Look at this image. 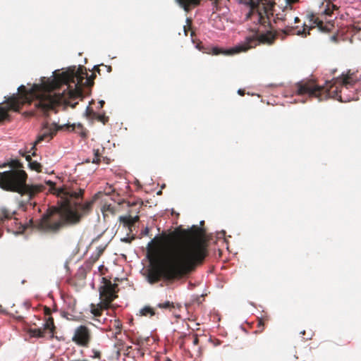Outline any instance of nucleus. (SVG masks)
<instances>
[{
    "mask_svg": "<svg viewBox=\"0 0 361 361\" xmlns=\"http://www.w3.org/2000/svg\"><path fill=\"white\" fill-rule=\"evenodd\" d=\"M204 231L197 226L162 233L147 244L151 267L147 280L153 284L161 279H180L202 263L207 255Z\"/></svg>",
    "mask_w": 361,
    "mask_h": 361,
    "instance_id": "f257e3e1",
    "label": "nucleus"
},
{
    "mask_svg": "<svg viewBox=\"0 0 361 361\" xmlns=\"http://www.w3.org/2000/svg\"><path fill=\"white\" fill-rule=\"evenodd\" d=\"M93 84L83 66H73L61 73L54 72L52 78H43L40 84H34L30 90L21 85L18 89L19 96L8 98L7 106L0 108V123L9 119L8 111H18L24 104L34 101L35 106L46 116L50 111L56 112L60 104H71L74 107L78 104L75 100L83 97L82 87Z\"/></svg>",
    "mask_w": 361,
    "mask_h": 361,
    "instance_id": "f03ea898",
    "label": "nucleus"
},
{
    "mask_svg": "<svg viewBox=\"0 0 361 361\" xmlns=\"http://www.w3.org/2000/svg\"><path fill=\"white\" fill-rule=\"evenodd\" d=\"M45 183L49 186V192L61 199V205L49 207L43 214L39 222L42 231L57 233L66 226L78 224L82 217L92 210L94 200L81 203L85 190L76 181L66 183L59 188L51 180Z\"/></svg>",
    "mask_w": 361,
    "mask_h": 361,
    "instance_id": "7ed1b4c3",
    "label": "nucleus"
},
{
    "mask_svg": "<svg viewBox=\"0 0 361 361\" xmlns=\"http://www.w3.org/2000/svg\"><path fill=\"white\" fill-rule=\"evenodd\" d=\"M361 80V75L357 77L356 73L348 70L346 73L333 80L334 82H327L325 86H320L313 80H302L294 85V92L297 95L307 96L310 99H317L323 101L333 98L341 102L357 100L355 94H348L346 92Z\"/></svg>",
    "mask_w": 361,
    "mask_h": 361,
    "instance_id": "20e7f679",
    "label": "nucleus"
},
{
    "mask_svg": "<svg viewBox=\"0 0 361 361\" xmlns=\"http://www.w3.org/2000/svg\"><path fill=\"white\" fill-rule=\"evenodd\" d=\"M251 8L258 13L259 20H263L262 23H265L266 17L269 22L272 20L274 23L283 24L285 27L283 31L286 35H298L303 37L310 35L311 28H308L306 25H303L302 30L291 26L292 23L289 20L293 18L292 5L286 4L285 6H279L276 8L274 0H251Z\"/></svg>",
    "mask_w": 361,
    "mask_h": 361,
    "instance_id": "39448f33",
    "label": "nucleus"
},
{
    "mask_svg": "<svg viewBox=\"0 0 361 361\" xmlns=\"http://www.w3.org/2000/svg\"><path fill=\"white\" fill-rule=\"evenodd\" d=\"M27 174L24 170H9L0 172V188L4 190L20 194L27 197L30 204L37 195L44 192L46 186L43 184H27Z\"/></svg>",
    "mask_w": 361,
    "mask_h": 361,
    "instance_id": "423d86ee",
    "label": "nucleus"
},
{
    "mask_svg": "<svg viewBox=\"0 0 361 361\" xmlns=\"http://www.w3.org/2000/svg\"><path fill=\"white\" fill-rule=\"evenodd\" d=\"M275 39L274 35L271 32H268L255 37H247L245 42L235 46L233 48L224 49L219 47H212L211 53L213 55H233L242 51H246L252 48L255 47L259 44H271Z\"/></svg>",
    "mask_w": 361,
    "mask_h": 361,
    "instance_id": "0eeeda50",
    "label": "nucleus"
},
{
    "mask_svg": "<svg viewBox=\"0 0 361 361\" xmlns=\"http://www.w3.org/2000/svg\"><path fill=\"white\" fill-rule=\"evenodd\" d=\"M103 285L99 288V296L102 301L110 306V304L118 297V284L113 283L110 280L103 277Z\"/></svg>",
    "mask_w": 361,
    "mask_h": 361,
    "instance_id": "6e6552de",
    "label": "nucleus"
},
{
    "mask_svg": "<svg viewBox=\"0 0 361 361\" xmlns=\"http://www.w3.org/2000/svg\"><path fill=\"white\" fill-rule=\"evenodd\" d=\"M92 338L91 330L85 325H80L75 328L72 341L79 346L87 348Z\"/></svg>",
    "mask_w": 361,
    "mask_h": 361,
    "instance_id": "1a4fd4ad",
    "label": "nucleus"
},
{
    "mask_svg": "<svg viewBox=\"0 0 361 361\" xmlns=\"http://www.w3.org/2000/svg\"><path fill=\"white\" fill-rule=\"evenodd\" d=\"M142 204V203L140 204L139 207L135 210L130 209L128 212V215L121 216L118 219L119 221L122 223L124 226L128 227L130 231H132V227L134 224L140 220V217L137 214L140 212V208Z\"/></svg>",
    "mask_w": 361,
    "mask_h": 361,
    "instance_id": "9d476101",
    "label": "nucleus"
},
{
    "mask_svg": "<svg viewBox=\"0 0 361 361\" xmlns=\"http://www.w3.org/2000/svg\"><path fill=\"white\" fill-rule=\"evenodd\" d=\"M333 13L334 12L332 11V10L326 4V8L319 13V16H317L314 13H310L308 15V18L311 22L317 25V26H318L321 30H327L328 28L324 25L323 17H324V20H326V17L331 16Z\"/></svg>",
    "mask_w": 361,
    "mask_h": 361,
    "instance_id": "9b49d317",
    "label": "nucleus"
},
{
    "mask_svg": "<svg viewBox=\"0 0 361 361\" xmlns=\"http://www.w3.org/2000/svg\"><path fill=\"white\" fill-rule=\"evenodd\" d=\"M57 130L56 128H48L47 126H44L40 134L38 135L36 141L35 142L34 146L32 147V150H33L32 155H35V145L40 143L42 141L47 140L49 141L53 138V137L56 135Z\"/></svg>",
    "mask_w": 361,
    "mask_h": 361,
    "instance_id": "f8f14e48",
    "label": "nucleus"
},
{
    "mask_svg": "<svg viewBox=\"0 0 361 361\" xmlns=\"http://www.w3.org/2000/svg\"><path fill=\"white\" fill-rule=\"evenodd\" d=\"M177 2L181 6L185 11H189L191 7H195L199 5L200 0H176ZM212 4L216 10L219 9V3L220 0H210Z\"/></svg>",
    "mask_w": 361,
    "mask_h": 361,
    "instance_id": "ddd939ff",
    "label": "nucleus"
},
{
    "mask_svg": "<svg viewBox=\"0 0 361 361\" xmlns=\"http://www.w3.org/2000/svg\"><path fill=\"white\" fill-rule=\"evenodd\" d=\"M110 306L106 304L104 301L98 303L97 305L94 304L90 305V312L94 317H100L104 310H108Z\"/></svg>",
    "mask_w": 361,
    "mask_h": 361,
    "instance_id": "4468645a",
    "label": "nucleus"
},
{
    "mask_svg": "<svg viewBox=\"0 0 361 361\" xmlns=\"http://www.w3.org/2000/svg\"><path fill=\"white\" fill-rule=\"evenodd\" d=\"M23 156L25 157V159L28 162V167L30 170L35 171L37 173L42 172V165L40 163L32 160L29 154H23Z\"/></svg>",
    "mask_w": 361,
    "mask_h": 361,
    "instance_id": "2eb2a0df",
    "label": "nucleus"
},
{
    "mask_svg": "<svg viewBox=\"0 0 361 361\" xmlns=\"http://www.w3.org/2000/svg\"><path fill=\"white\" fill-rule=\"evenodd\" d=\"M8 166L11 168V170H23V164L19 160L17 159H13L11 160L10 162L0 164V168H5Z\"/></svg>",
    "mask_w": 361,
    "mask_h": 361,
    "instance_id": "dca6fc26",
    "label": "nucleus"
},
{
    "mask_svg": "<svg viewBox=\"0 0 361 361\" xmlns=\"http://www.w3.org/2000/svg\"><path fill=\"white\" fill-rule=\"evenodd\" d=\"M16 214L15 211H10L6 208L0 209V222L5 219H10Z\"/></svg>",
    "mask_w": 361,
    "mask_h": 361,
    "instance_id": "f3484780",
    "label": "nucleus"
},
{
    "mask_svg": "<svg viewBox=\"0 0 361 361\" xmlns=\"http://www.w3.org/2000/svg\"><path fill=\"white\" fill-rule=\"evenodd\" d=\"M29 332L32 337L42 338L45 336V329L44 328L30 329Z\"/></svg>",
    "mask_w": 361,
    "mask_h": 361,
    "instance_id": "a211bd4d",
    "label": "nucleus"
},
{
    "mask_svg": "<svg viewBox=\"0 0 361 361\" xmlns=\"http://www.w3.org/2000/svg\"><path fill=\"white\" fill-rule=\"evenodd\" d=\"M268 321L269 318L267 317L257 318V330L256 331V332H262L264 329L265 323L267 322Z\"/></svg>",
    "mask_w": 361,
    "mask_h": 361,
    "instance_id": "6ab92c4d",
    "label": "nucleus"
},
{
    "mask_svg": "<svg viewBox=\"0 0 361 361\" xmlns=\"http://www.w3.org/2000/svg\"><path fill=\"white\" fill-rule=\"evenodd\" d=\"M44 329L46 330H49L51 333H54L55 329V326L54 323V319L51 317H49L47 320L44 324Z\"/></svg>",
    "mask_w": 361,
    "mask_h": 361,
    "instance_id": "aec40b11",
    "label": "nucleus"
},
{
    "mask_svg": "<svg viewBox=\"0 0 361 361\" xmlns=\"http://www.w3.org/2000/svg\"><path fill=\"white\" fill-rule=\"evenodd\" d=\"M140 314L142 316H149L151 317L155 314V312L152 307L149 306H145L140 310Z\"/></svg>",
    "mask_w": 361,
    "mask_h": 361,
    "instance_id": "412c9836",
    "label": "nucleus"
},
{
    "mask_svg": "<svg viewBox=\"0 0 361 361\" xmlns=\"http://www.w3.org/2000/svg\"><path fill=\"white\" fill-rule=\"evenodd\" d=\"M157 307L161 309H169L171 310L172 308H174V304L172 302L170 301H166L164 302L159 303L157 305Z\"/></svg>",
    "mask_w": 361,
    "mask_h": 361,
    "instance_id": "4be33fe9",
    "label": "nucleus"
},
{
    "mask_svg": "<svg viewBox=\"0 0 361 361\" xmlns=\"http://www.w3.org/2000/svg\"><path fill=\"white\" fill-rule=\"evenodd\" d=\"M94 118L98 120L99 121L102 122L103 124H106V123L108 121L109 118L106 116L104 114H96Z\"/></svg>",
    "mask_w": 361,
    "mask_h": 361,
    "instance_id": "5701e85b",
    "label": "nucleus"
},
{
    "mask_svg": "<svg viewBox=\"0 0 361 361\" xmlns=\"http://www.w3.org/2000/svg\"><path fill=\"white\" fill-rule=\"evenodd\" d=\"M104 248H102V247H98L97 249V254L95 255V256H92L90 259H92V262H95L96 261H97L99 259V258L100 257V256L102 255L103 252H104Z\"/></svg>",
    "mask_w": 361,
    "mask_h": 361,
    "instance_id": "b1692460",
    "label": "nucleus"
},
{
    "mask_svg": "<svg viewBox=\"0 0 361 361\" xmlns=\"http://www.w3.org/2000/svg\"><path fill=\"white\" fill-rule=\"evenodd\" d=\"M104 212H109L112 214H114L116 212L115 207L111 204H105L104 206Z\"/></svg>",
    "mask_w": 361,
    "mask_h": 361,
    "instance_id": "393cba45",
    "label": "nucleus"
},
{
    "mask_svg": "<svg viewBox=\"0 0 361 361\" xmlns=\"http://www.w3.org/2000/svg\"><path fill=\"white\" fill-rule=\"evenodd\" d=\"M94 157L92 160V163L99 164L100 162V154L99 149H94Z\"/></svg>",
    "mask_w": 361,
    "mask_h": 361,
    "instance_id": "a878e982",
    "label": "nucleus"
},
{
    "mask_svg": "<svg viewBox=\"0 0 361 361\" xmlns=\"http://www.w3.org/2000/svg\"><path fill=\"white\" fill-rule=\"evenodd\" d=\"M114 326L116 328V332H115V337L117 336L118 334H120L121 332V324L120 323L119 321H115V324H114Z\"/></svg>",
    "mask_w": 361,
    "mask_h": 361,
    "instance_id": "bb28decb",
    "label": "nucleus"
},
{
    "mask_svg": "<svg viewBox=\"0 0 361 361\" xmlns=\"http://www.w3.org/2000/svg\"><path fill=\"white\" fill-rule=\"evenodd\" d=\"M92 355H91V357L92 358H97V359L101 358V352L99 350H97L96 349H92Z\"/></svg>",
    "mask_w": 361,
    "mask_h": 361,
    "instance_id": "cd10ccee",
    "label": "nucleus"
},
{
    "mask_svg": "<svg viewBox=\"0 0 361 361\" xmlns=\"http://www.w3.org/2000/svg\"><path fill=\"white\" fill-rule=\"evenodd\" d=\"M86 114L88 117L94 118L96 113L91 108L87 107L86 109Z\"/></svg>",
    "mask_w": 361,
    "mask_h": 361,
    "instance_id": "c85d7f7f",
    "label": "nucleus"
},
{
    "mask_svg": "<svg viewBox=\"0 0 361 361\" xmlns=\"http://www.w3.org/2000/svg\"><path fill=\"white\" fill-rule=\"evenodd\" d=\"M134 239H135L134 236L126 237V238H121V241L124 242V243H130L132 242V240Z\"/></svg>",
    "mask_w": 361,
    "mask_h": 361,
    "instance_id": "c756f323",
    "label": "nucleus"
},
{
    "mask_svg": "<svg viewBox=\"0 0 361 361\" xmlns=\"http://www.w3.org/2000/svg\"><path fill=\"white\" fill-rule=\"evenodd\" d=\"M44 313L47 316H50L51 314V309L49 307L45 306L44 307Z\"/></svg>",
    "mask_w": 361,
    "mask_h": 361,
    "instance_id": "7c9ffc66",
    "label": "nucleus"
},
{
    "mask_svg": "<svg viewBox=\"0 0 361 361\" xmlns=\"http://www.w3.org/2000/svg\"><path fill=\"white\" fill-rule=\"evenodd\" d=\"M327 5L329 6V7L332 10V11L334 12V11L335 10H337L338 9V6L334 5V4H332L331 2H328L327 3Z\"/></svg>",
    "mask_w": 361,
    "mask_h": 361,
    "instance_id": "2f4dec72",
    "label": "nucleus"
},
{
    "mask_svg": "<svg viewBox=\"0 0 361 361\" xmlns=\"http://www.w3.org/2000/svg\"><path fill=\"white\" fill-rule=\"evenodd\" d=\"M187 21H188V23H190V20L189 19H187ZM190 27V24H188V25L184 26V32H185V35H188V30H189Z\"/></svg>",
    "mask_w": 361,
    "mask_h": 361,
    "instance_id": "473e14b6",
    "label": "nucleus"
},
{
    "mask_svg": "<svg viewBox=\"0 0 361 361\" xmlns=\"http://www.w3.org/2000/svg\"><path fill=\"white\" fill-rule=\"evenodd\" d=\"M149 233V229L148 227H146L144 230L141 231L142 235H148Z\"/></svg>",
    "mask_w": 361,
    "mask_h": 361,
    "instance_id": "72a5a7b5",
    "label": "nucleus"
},
{
    "mask_svg": "<svg viewBox=\"0 0 361 361\" xmlns=\"http://www.w3.org/2000/svg\"><path fill=\"white\" fill-rule=\"evenodd\" d=\"M299 0H286V4L288 5H292L293 4H295L298 2Z\"/></svg>",
    "mask_w": 361,
    "mask_h": 361,
    "instance_id": "f704fd0d",
    "label": "nucleus"
},
{
    "mask_svg": "<svg viewBox=\"0 0 361 361\" xmlns=\"http://www.w3.org/2000/svg\"><path fill=\"white\" fill-rule=\"evenodd\" d=\"M292 19L294 20V23H299L300 21V18L298 17H294L293 16Z\"/></svg>",
    "mask_w": 361,
    "mask_h": 361,
    "instance_id": "c9c22d12",
    "label": "nucleus"
},
{
    "mask_svg": "<svg viewBox=\"0 0 361 361\" xmlns=\"http://www.w3.org/2000/svg\"><path fill=\"white\" fill-rule=\"evenodd\" d=\"M198 342H199V339H198V338H197V336H195L194 340H193V343H194L195 345H197V344H198Z\"/></svg>",
    "mask_w": 361,
    "mask_h": 361,
    "instance_id": "e433bc0d",
    "label": "nucleus"
},
{
    "mask_svg": "<svg viewBox=\"0 0 361 361\" xmlns=\"http://www.w3.org/2000/svg\"><path fill=\"white\" fill-rule=\"evenodd\" d=\"M238 93L240 95L243 96L245 94V91L243 90L240 89V90H238Z\"/></svg>",
    "mask_w": 361,
    "mask_h": 361,
    "instance_id": "4c0bfd02",
    "label": "nucleus"
},
{
    "mask_svg": "<svg viewBox=\"0 0 361 361\" xmlns=\"http://www.w3.org/2000/svg\"><path fill=\"white\" fill-rule=\"evenodd\" d=\"M100 107L102 108L104 104V101L102 100L99 102Z\"/></svg>",
    "mask_w": 361,
    "mask_h": 361,
    "instance_id": "58836bf2",
    "label": "nucleus"
},
{
    "mask_svg": "<svg viewBox=\"0 0 361 361\" xmlns=\"http://www.w3.org/2000/svg\"><path fill=\"white\" fill-rule=\"evenodd\" d=\"M94 70L97 71L98 73H99L100 70L97 66L94 67Z\"/></svg>",
    "mask_w": 361,
    "mask_h": 361,
    "instance_id": "ea45409f",
    "label": "nucleus"
},
{
    "mask_svg": "<svg viewBox=\"0 0 361 361\" xmlns=\"http://www.w3.org/2000/svg\"><path fill=\"white\" fill-rule=\"evenodd\" d=\"M136 205H137V204L135 202H133V203H132L130 204H129V206H130V207H134V206H136Z\"/></svg>",
    "mask_w": 361,
    "mask_h": 361,
    "instance_id": "a19ab883",
    "label": "nucleus"
},
{
    "mask_svg": "<svg viewBox=\"0 0 361 361\" xmlns=\"http://www.w3.org/2000/svg\"><path fill=\"white\" fill-rule=\"evenodd\" d=\"M81 135L82 137H86V133L85 132H82Z\"/></svg>",
    "mask_w": 361,
    "mask_h": 361,
    "instance_id": "79ce46f5",
    "label": "nucleus"
},
{
    "mask_svg": "<svg viewBox=\"0 0 361 361\" xmlns=\"http://www.w3.org/2000/svg\"><path fill=\"white\" fill-rule=\"evenodd\" d=\"M300 334H302V335H305V331H300Z\"/></svg>",
    "mask_w": 361,
    "mask_h": 361,
    "instance_id": "37998d69",
    "label": "nucleus"
}]
</instances>
